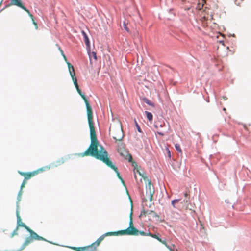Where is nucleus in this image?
Listing matches in <instances>:
<instances>
[{
	"label": "nucleus",
	"mask_w": 251,
	"mask_h": 251,
	"mask_svg": "<svg viewBox=\"0 0 251 251\" xmlns=\"http://www.w3.org/2000/svg\"><path fill=\"white\" fill-rule=\"evenodd\" d=\"M89 128L90 130L91 144L88 149L82 154V156L90 155L102 161L116 173L118 178L121 180L122 183L126 186L125 182L121 177L117 168L112 163L108 157L107 151L102 146H100V150L98 149L99 142L97 138L94 124L89 126Z\"/></svg>",
	"instance_id": "f257e3e1"
},
{
	"label": "nucleus",
	"mask_w": 251,
	"mask_h": 251,
	"mask_svg": "<svg viewBox=\"0 0 251 251\" xmlns=\"http://www.w3.org/2000/svg\"><path fill=\"white\" fill-rule=\"evenodd\" d=\"M68 69L70 73V75L72 77V79L73 81L74 85L76 88V89L78 92V93L80 95V96L82 97L83 100H84L87 109V118L88 121L89 126L94 124L93 122V112L91 105H90L89 101H88L85 96L82 94L81 90L79 88V86L77 82V79L75 76V72L74 68V67L72 65V64L69 63H67Z\"/></svg>",
	"instance_id": "f03ea898"
},
{
	"label": "nucleus",
	"mask_w": 251,
	"mask_h": 251,
	"mask_svg": "<svg viewBox=\"0 0 251 251\" xmlns=\"http://www.w3.org/2000/svg\"><path fill=\"white\" fill-rule=\"evenodd\" d=\"M30 233V236L27 237L25 242L23 243L19 251L23 250L27 246L32 243L33 240L38 241H47V240L43 237L38 235L35 232L31 229L27 231Z\"/></svg>",
	"instance_id": "7ed1b4c3"
},
{
	"label": "nucleus",
	"mask_w": 251,
	"mask_h": 251,
	"mask_svg": "<svg viewBox=\"0 0 251 251\" xmlns=\"http://www.w3.org/2000/svg\"><path fill=\"white\" fill-rule=\"evenodd\" d=\"M132 208L130 214L129 226L125 230H121L123 235L137 236L139 235V230L134 226L132 220Z\"/></svg>",
	"instance_id": "20e7f679"
},
{
	"label": "nucleus",
	"mask_w": 251,
	"mask_h": 251,
	"mask_svg": "<svg viewBox=\"0 0 251 251\" xmlns=\"http://www.w3.org/2000/svg\"><path fill=\"white\" fill-rule=\"evenodd\" d=\"M10 3L9 6L16 5L19 7L21 8L22 9L26 11L30 17L31 18L33 24L35 26L36 29L38 28L37 24L35 22L33 15L31 14L30 11L23 4L21 0H10Z\"/></svg>",
	"instance_id": "39448f33"
},
{
	"label": "nucleus",
	"mask_w": 251,
	"mask_h": 251,
	"mask_svg": "<svg viewBox=\"0 0 251 251\" xmlns=\"http://www.w3.org/2000/svg\"><path fill=\"white\" fill-rule=\"evenodd\" d=\"M117 151L120 155L126 159H128L129 161L132 160V156L129 154L128 151L126 149L125 146L122 144L118 146Z\"/></svg>",
	"instance_id": "423d86ee"
},
{
	"label": "nucleus",
	"mask_w": 251,
	"mask_h": 251,
	"mask_svg": "<svg viewBox=\"0 0 251 251\" xmlns=\"http://www.w3.org/2000/svg\"><path fill=\"white\" fill-rule=\"evenodd\" d=\"M110 132H111V133L113 136V138L116 141H121L123 138L124 134L122 131V129L120 127H118L116 129H112L111 130V128L110 127L109 129Z\"/></svg>",
	"instance_id": "0eeeda50"
},
{
	"label": "nucleus",
	"mask_w": 251,
	"mask_h": 251,
	"mask_svg": "<svg viewBox=\"0 0 251 251\" xmlns=\"http://www.w3.org/2000/svg\"><path fill=\"white\" fill-rule=\"evenodd\" d=\"M43 170L44 169L43 168H40L37 170L31 172L25 173L19 171V173L20 175L24 177V180H25V181H27V180L30 179L31 177H33L34 176L38 174L40 171L42 172Z\"/></svg>",
	"instance_id": "6e6552de"
},
{
	"label": "nucleus",
	"mask_w": 251,
	"mask_h": 251,
	"mask_svg": "<svg viewBox=\"0 0 251 251\" xmlns=\"http://www.w3.org/2000/svg\"><path fill=\"white\" fill-rule=\"evenodd\" d=\"M16 216L17 218V226H21L25 228L27 231L31 229L29 227H28L25 224L22 222V219L19 214V211H16Z\"/></svg>",
	"instance_id": "1a4fd4ad"
},
{
	"label": "nucleus",
	"mask_w": 251,
	"mask_h": 251,
	"mask_svg": "<svg viewBox=\"0 0 251 251\" xmlns=\"http://www.w3.org/2000/svg\"><path fill=\"white\" fill-rule=\"evenodd\" d=\"M71 249L76 251H95L92 246H88L84 247H72Z\"/></svg>",
	"instance_id": "9d476101"
},
{
	"label": "nucleus",
	"mask_w": 251,
	"mask_h": 251,
	"mask_svg": "<svg viewBox=\"0 0 251 251\" xmlns=\"http://www.w3.org/2000/svg\"><path fill=\"white\" fill-rule=\"evenodd\" d=\"M148 190L146 191V195L148 196L149 201H151L153 200V195L154 191L153 189L151 188V181L149 183Z\"/></svg>",
	"instance_id": "9b49d317"
},
{
	"label": "nucleus",
	"mask_w": 251,
	"mask_h": 251,
	"mask_svg": "<svg viewBox=\"0 0 251 251\" xmlns=\"http://www.w3.org/2000/svg\"><path fill=\"white\" fill-rule=\"evenodd\" d=\"M104 235L101 236L95 242L92 243L91 245H90V246H92L93 248L94 249L95 251H97L96 248L100 245V242L104 239Z\"/></svg>",
	"instance_id": "f8f14e48"
},
{
	"label": "nucleus",
	"mask_w": 251,
	"mask_h": 251,
	"mask_svg": "<svg viewBox=\"0 0 251 251\" xmlns=\"http://www.w3.org/2000/svg\"><path fill=\"white\" fill-rule=\"evenodd\" d=\"M149 236H151L152 238H154L159 241L160 243L164 244L166 247L168 245L166 242L165 240H162L160 238H159L157 235L155 234H152L150 232H148Z\"/></svg>",
	"instance_id": "ddd939ff"
},
{
	"label": "nucleus",
	"mask_w": 251,
	"mask_h": 251,
	"mask_svg": "<svg viewBox=\"0 0 251 251\" xmlns=\"http://www.w3.org/2000/svg\"><path fill=\"white\" fill-rule=\"evenodd\" d=\"M104 235L105 237V236H111V235L118 236V235H123V232H121V230H120V231H116V232H107Z\"/></svg>",
	"instance_id": "4468645a"
},
{
	"label": "nucleus",
	"mask_w": 251,
	"mask_h": 251,
	"mask_svg": "<svg viewBox=\"0 0 251 251\" xmlns=\"http://www.w3.org/2000/svg\"><path fill=\"white\" fill-rule=\"evenodd\" d=\"M81 32L83 35V38L84 39V42H85L86 45L87 46V47H90V41H89L88 37L87 36L86 33L84 31H82Z\"/></svg>",
	"instance_id": "2eb2a0df"
},
{
	"label": "nucleus",
	"mask_w": 251,
	"mask_h": 251,
	"mask_svg": "<svg viewBox=\"0 0 251 251\" xmlns=\"http://www.w3.org/2000/svg\"><path fill=\"white\" fill-rule=\"evenodd\" d=\"M204 3H205V0H201V2L199 1L197 4V9L198 10L201 9Z\"/></svg>",
	"instance_id": "dca6fc26"
},
{
	"label": "nucleus",
	"mask_w": 251,
	"mask_h": 251,
	"mask_svg": "<svg viewBox=\"0 0 251 251\" xmlns=\"http://www.w3.org/2000/svg\"><path fill=\"white\" fill-rule=\"evenodd\" d=\"M151 214L152 213H150V211H146L144 209H143L141 211L139 217H141L142 216H146L148 215H151Z\"/></svg>",
	"instance_id": "f3484780"
},
{
	"label": "nucleus",
	"mask_w": 251,
	"mask_h": 251,
	"mask_svg": "<svg viewBox=\"0 0 251 251\" xmlns=\"http://www.w3.org/2000/svg\"><path fill=\"white\" fill-rule=\"evenodd\" d=\"M145 114L146 115L147 118L150 121H151L153 119L152 114L148 111H145Z\"/></svg>",
	"instance_id": "a211bd4d"
},
{
	"label": "nucleus",
	"mask_w": 251,
	"mask_h": 251,
	"mask_svg": "<svg viewBox=\"0 0 251 251\" xmlns=\"http://www.w3.org/2000/svg\"><path fill=\"white\" fill-rule=\"evenodd\" d=\"M165 124L164 123H160V124H158V122H155L154 123V127L157 129L159 127H162L164 126Z\"/></svg>",
	"instance_id": "6ab92c4d"
},
{
	"label": "nucleus",
	"mask_w": 251,
	"mask_h": 251,
	"mask_svg": "<svg viewBox=\"0 0 251 251\" xmlns=\"http://www.w3.org/2000/svg\"><path fill=\"white\" fill-rule=\"evenodd\" d=\"M27 181H25V180H24L22 184H21V190L19 193V196L21 195L22 193V189L23 188H24L25 187V184L26 183Z\"/></svg>",
	"instance_id": "aec40b11"
},
{
	"label": "nucleus",
	"mask_w": 251,
	"mask_h": 251,
	"mask_svg": "<svg viewBox=\"0 0 251 251\" xmlns=\"http://www.w3.org/2000/svg\"><path fill=\"white\" fill-rule=\"evenodd\" d=\"M180 199H176V200H174L172 201L171 203H172V205H173V206L174 207H175V204L176 203H177L179 201H180Z\"/></svg>",
	"instance_id": "412c9836"
},
{
	"label": "nucleus",
	"mask_w": 251,
	"mask_h": 251,
	"mask_svg": "<svg viewBox=\"0 0 251 251\" xmlns=\"http://www.w3.org/2000/svg\"><path fill=\"white\" fill-rule=\"evenodd\" d=\"M144 101L149 105L153 106V103L147 99H144Z\"/></svg>",
	"instance_id": "4be33fe9"
},
{
	"label": "nucleus",
	"mask_w": 251,
	"mask_h": 251,
	"mask_svg": "<svg viewBox=\"0 0 251 251\" xmlns=\"http://www.w3.org/2000/svg\"><path fill=\"white\" fill-rule=\"evenodd\" d=\"M93 57L94 58V59L95 60H97V54H96V53L95 52H92L91 54L90 55V57L91 58V57Z\"/></svg>",
	"instance_id": "5701e85b"
},
{
	"label": "nucleus",
	"mask_w": 251,
	"mask_h": 251,
	"mask_svg": "<svg viewBox=\"0 0 251 251\" xmlns=\"http://www.w3.org/2000/svg\"><path fill=\"white\" fill-rule=\"evenodd\" d=\"M209 18H212V15H209V14H207L206 15L204 14L203 16V18L205 20H208Z\"/></svg>",
	"instance_id": "b1692460"
},
{
	"label": "nucleus",
	"mask_w": 251,
	"mask_h": 251,
	"mask_svg": "<svg viewBox=\"0 0 251 251\" xmlns=\"http://www.w3.org/2000/svg\"><path fill=\"white\" fill-rule=\"evenodd\" d=\"M150 213H152L151 215H152L153 217L159 218V215L153 211L150 210Z\"/></svg>",
	"instance_id": "393cba45"
},
{
	"label": "nucleus",
	"mask_w": 251,
	"mask_h": 251,
	"mask_svg": "<svg viewBox=\"0 0 251 251\" xmlns=\"http://www.w3.org/2000/svg\"><path fill=\"white\" fill-rule=\"evenodd\" d=\"M123 25H124V27L126 31L129 32V30L127 26V23H126V21H124L123 22Z\"/></svg>",
	"instance_id": "a878e982"
},
{
	"label": "nucleus",
	"mask_w": 251,
	"mask_h": 251,
	"mask_svg": "<svg viewBox=\"0 0 251 251\" xmlns=\"http://www.w3.org/2000/svg\"><path fill=\"white\" fill-rule=\"evenodd\" d=\"M175 148H176V150L178 151H179V152H182V150H181V149L180 148V147L179 145L176 144L175 145Z\"/></svg>",
	"instance_id": "bb28decb"
},
{
	"label": "nucleus",
	"mask_w": 251,
	"mask_h": 251,
	"mask_svg": "<svg viewBox=\"0 0 251 251\" xmlns=\"http://www.w3.org/2000/svg\"><path fill=\"white\" fill-rule=\"evenodd\" d=\"M65 162V159L63 158H61L60 159L58 160L57 161V163L58 165H60L61 164L64 163Z\"/></svg>",
	"instance_id": "cd10ccee"
},
{
	"label": "nucleus",
	"mask_w": 251,
	"mask_h": 251,
	"mask_svg": "<svg viewBox=\"0 0 251 251\" xmlns=\"http://www.w3.org/2000/svg\"><path fill=\"white\" fill-rule=\"evenodd\" d=\"M243 0H234L235 4L238 6L240 5Z\"/></svg>",
	"instance_id": "c85d7f7f"
},
{
	"label": "nucleus",
	"mask_w": 251,
	"mask_h": 251,
	"mask_svg": "<svg viewBox=\"0 0 251 251\" xmlns=\"http://www.w3.org/2000/svg\"><path fill=\"white\" fill-rule=\"evenodd\" d=\"M18 229V227H16V228L13 231V232H12V234H11V236L13 237L15 235H17V230Z\"/></svg>",
	"instance_id": "c756f323"
},
{
	"label": "nucleus",
	"mask_w": 251,
	"mask_h": 251,
	"mask_svg": "<svg viewBox=\"0 0 251 251\" xmlns=\"http://www.w3.org/2000/svg\"><path fill=\"white\" fill-rule=\"evenodd\" d=\"M139 234H140L142 236H149L148 232L146 233V232H144V231H139Z\"/></svg>",
	"instance_id": "7c9ffc66"
},
{
	"label": "nucleus",
	"mask_w": 251,
	"mask_h": 251,
	"mask_svg": "<svg viewBox=\"0 0 251 251\" xmlns=\"http://www.w3.org/2000/svg\"><path fill=\"white\" fill-rule=\"evenodd\" d=\"M135 123H136V127H137V130H138V132L141 133L142 132L141 129L139 126L138 125V124H137L136 121H135Z\"/></svg>",
	"instance_id": "2f4dec72"
},
{
	"label": "nucleus",
	"mask_w": 251,
	"mask_h": 251,
	"mask_svg": "<svg viewBox=\"0 0 251 251\" xmlns=\"http://www.w3.org/2000/svg\"><path fill=\"white\" fill-rule=\"evenodd\" d=\"M59 50H60L63 56V58H64L65 60L66 61L67 60V58H66V56L64 55V54L63 53V50L60 49V48H59Z\"/></svg>",
	"instance_id": "473e14b6"
},
{
	"label": "nucleus",
	"mask_w": 251,
	"mask_h": 251,
	"mask_svg": "<svg viewBox=\"0 0 251 251\" xmlns=\"http://www.w3.org/2000/svg\"><path fill=\"white\" fill-rule=\"evenodd\" d=\"M157 133L162 136H164V134L161 132H159V131H157Z\"/></svg>",
	"instance_id": "72a5a7b5"
},
{
	"label": "nucleus",
	"mask_w": 251,
	"mask_h": 251,
	"mask_svg": "<svg viewBox=\"0 0 251 251\" xmlns=\"http://www.w3.org/2000/svg\"><path fill=\"white\" fill-rule=\"evenodd\" d=\"M166 247L170 251H174V250L168 245H167Z\"/></svg>",
	"instance_id": "f704fd0d"
},
{
	"label": "nucleus",
	"mask_w": 251,
	"mask_h": 251,
	"mask_svg": "<svg viewBox=\"0 0 251 251\" xmlns=\"http://www.w3.org/2000/svg\"><path fill=\"white\" fill-rule=\"evenodd\" d=\"M168 156L169 157H171V153H170V151L169 150H168Z\"/></svg>",
	"instance_id": "c9c22d12"
},
{
	"label": "nucleus",
	"mask_w": 251,
	"mask_h": 251,
	"mask_svg": "<svg viewBox=\"0 0 251 251\" xmlns=\"http://www.w3.org/2000/svg\"><path fill=\"white\" fill-rule=\"evenodd\" d=\"M187 209H189L190 210H192L191 208L189 207L188 206L186 207Z\"/></svg>",
	"instance_id": "e433bc0d"
},
{
	"label": "nucleus",
	"mask_w": 251,
	"mask_h": 251,
	"mask_svg": "<svg viewBox=\"0 0 251 251\" xmlns=\"http://www.w3.org/2000/svg\"><path fill=\"white\" fill-rule=\"evenodd\" d=\"M184 195H185V197H187V195H188V194L187 193H185Z\"/></svg>",
	"instance_id": "4c0bfd02"
},
{
	"label": "nucleus",
	"mask_w": 251,
	"mask_h": 251,
	"mask_svg": "<svg viewBox=\"0 0 251 251\" xmlns=\"http://www.w3.org/2000/svg\"><path fill=\"white\" fill-rule=\"evenodd\" d=\"M190 7H188V8H187L186 9H187V10H189V9H190Z\"/></svg>",
	"instance_id": "58836bf2"
},
{
	"label": "nucleus",
	"mask_w": 251,
	"mask_h": 251,
	"mask_svg": "<svg viewBox=\"0 0 251 251\" xmlns=\"http://www.w3.org/2000/svg\"><path fill=\"white\" fill-rule=\"evenodd\" d=\"M223 110H224V111H226V108H223Z\"/></svg>",
	"instance_id": "ea45409f"
},
{
	"label": "nucleus",
	"mask_w": 251,
	"mask_h": 251,
	"mask_svg": "<svg viewBox=\"0 0 251 251\" xmlns=\"http://www.w3.org/2000/svg\"><path fill=\"white\" fill-rule=\"evenodd\" d=\"M185 0H182V1H184Z\"/></svg>",
	"instance_id": "a19ab883"
}]
</instances>
